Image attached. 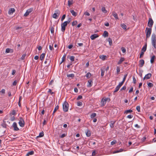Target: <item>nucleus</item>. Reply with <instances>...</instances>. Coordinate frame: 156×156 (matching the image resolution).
I'll list each match as a JSON object with an SVG mask.
<instances>
[{
    "mask_svg": "<svg viewBox=\"0 0 156 156\" xmlns=\"http://www.w3.org/2000/svg\"><path fill=\"white\" fill-rule=\"evenodd\" d=\"M12 127L13 128L15 131H18L19 130V128L17 127V123L16 122H13Z\"/></svg>",
    "mask_w": 156,
    "mask_h": 156,
    "instance_id": "nucleus-10",
    "label": "nucleus"
},
{
    "mask_svg": "<svg viewBox=\"0 0 156 156\" xmlns=\"http://www.w3.org/2000/svg\"><path fill=\"white\" fill-rule=\"evenodd\" d=\"M26 54H23L21 57V59L22 60L24 59L25 58V56H26Z\"/></svg>",
    "mask_w": 156,
    "mask_h": 156,
    "instance_id": "nucleus-51",
    "label": "nucleus"
},
{
    "mask_svg": "<svg viewBox=\"0 0 156 156\" xmlns=\"http://www.w3.org/2000/svg\"><path fill=\"white\" fill-rule=\"evenodd\" d=\"M19 80H16L13 81L12 83V86H15L16 85L17 83H18Z\"/></svg>",
    "mask_w": 156,
    "mask_h": 156,
    "instance_id": "nucleus-18",
    "label": "nucleus"
},
{
    "mask_svg": "<svg viewBox=\"0 0 156 156\" xmlns=\"http://www.w3.org/2000/svg\"><path fill=\"white\" fill-rule=\"evenodd\" d=\"M82 96H81V95H79V96H78V97H77V100H78L79 99H82Z\"/></svg>",
    "mask_w": 156,
    "mask_h": 156,
    "instance_id": "nucleus-63",
    "label": "nucleus"
},
{
    "mask_svg": "<svg viewBox=\"0 0 156 156\" xmlns=\"http://www.w3.org/2000/svg\"><path fill=\"white\" fill-rule=\"evenodd\" d=\"M136 108L138 112H140V106H136Z\"/></svg>",
    "mask_w": 156,
    "mask_h": 156,
    "instance_id": "nucleus-49",
    "label": "nucleus"
},
{
    "mask_svg": "<svg viewBox=\"0 0 156 156\" xmlns=\"http://www.w3.org/2000/svg\"><path fill=\"white\" fill-rule=\"evenodd\" d=\"M101 76H103L104 75L105 70L104 69H101Z\"/></svg>",
    "mask_w": 156,
    "mask_h": 156,
    "instance_id": "nucleus-34",
    "label": "nucleus"
},
{
    "mask_svg": "<svg viewBox=\"0 0 156 156\" xmlns=\"http://www.w3.org/2000/svg\"><path fill=\"white\" fill-rule=\"evenodd\" d=\"M67 76L68 77H71L72 78H73L74 77V75L73 74H67Z\"/></svg>",
    "mask_w": 156,
    "mask_h": 156,
    "instance_id": "nucleus-32",
    "label": "nucleus"
},
{
    "mask_svg": "<svg viewBox=\"0 0 156 156\" xmlns=\"http://www.w3.org/2000/svg\"><path fill=\"white\" fill-rule=\"evenodd\" d=\"M49 48L50 50L51 51L54 50L53 45L52 46L51 45H49Z\"/></svg>",
    "mask_w": 156,
    "mask_h": 156,
    "instance_id": "nucleus-47",
    "label": "nucleus"
},
{
    "mask_svg": "<svg viewBox=\"0 0 156 156\" xmlns=\"http://www.w3.org/2000/svg\"><path fill=\"white\" fill-rule=\"evenodd\" d=\"M75 57L73 56H72L70 57V59L71 61H73L74 60Z\"/></svg>",
    "mask_w": 156,
    "mask_h": 156,
    "instance_id": "nucleus-42",
    "label": "nucleus"
},
{
    "mask_svg": "<svg viewBox=\"0 0 156 156\" xmlns=\"http://www.w3.org/2000/svg\"><path fill=\"white\" fill-rule=\"evenodd\" d=\"M16 114V111L15 110H12L11 113H10V116L11 115H15Z\"/></svg>",
    "mask_w": 156,
    "mask_h": 156,
    "instance_id": "nucleus-26",
    "label": "nucleus"
},
{
    "mask_svg": "<svg viewBox=\"0 0 156 156\" xmlns=\"http://www.w3.org/2000/svg\"><path fill=\"white\" fill-rule=\"evenodd\" d=\"M133 83L134 84H135L136 83V80L134 76H133Z\"/></svg>",
    "mask_w": 156,
    "mask_h": 156,
    "instance_id": "nucleus-57",
    "label": "nucleus"
},
{
    "mask_svg": "<svg viewBox=\"0 0 156 156\" xmlns=\"http://www.w3.org/2000/svg\"><path fill=\"white\" fill-rule=\"evenodd\" d=\"M44 135V133L43 132H41L39 133V136H38V137H42Z\"/></svg>",
    "mask_w": 156,
    "mask_h": 156,
    "instance_id": "nucleus-39",
    "label": "nucleus"
},
{
    "mask_svg": "<svg viewBox=\"0 0 156 156\" xmlns=\"http://www.w3.org/2000/svg\"><path fill=\"white\" fill-rule=\"evenodd\" d=\"M98 37V36L97 34H94L92 35L90 37L91 39L92 40H93L95 38Z\"/></svg>",
    "mask_w": 156,
    "mask_h": 156,
    "instance_id": "nucleus-13",
    "label": "nucleus"
},
{
    "mask_svg": "<svg viewBox=\"0 0 156 156\" xmlns=\"http://www.w3.org/2000/svg\"><path fill=\"white\" fill-rule=\"evenodd\" d=\"M33 10V9L32 8H30L27 9L26 11V12L24 13V16H27Z\"/></svg>",
    "mask_w": 156,
    "mask_h": 156,
    "instance_id": "nucleus-9",
    "label": "nucleus"
},
{
    "mask_svg": "<svg viewBox=\"0 0 156 156\" xmlns=\"http://www.w3.org/2000/svg\"><path fill=\"white\" fill-rule=\"evenodd\" d=\"M147 85L148 87H152L153 86V84H152L151 83H148Z\"/></svg>",
    "mask_w": 156,
    "mask_h": 156,
    "instance_id": "nucleus-50",
    "label": "nucleus"
},
{
    "mask_svg": "<svg viewBox=\"0 0 156 156\" xmlns=\"http://www.w3.org/2000/svg\"><path fill=\"white\" fill-rule=\"evenodd\" d=\"M45 56V54L44 53H42L40 56V59L41 60L43 59Z\"/></svg>",
    "mask_w": 156,
    "mask_h": 156,
    "instance_id": "nucleus-27",
    "label": "nucleus"
},
{
    "mask_svg": "<svg viewBox=\"0 0 156 156\" xmlns=\"http://www.w3.org/2000/svg\"><path fill=\"white\" fill-rule=\"evenodd\" d=\"M120 88L119 87H118V86H117L115 88V90L114 91V93H115V92H117L118 91V90H119Z\"/></svg>",
    "mask_w": 156,
    "mask_h": 156,
    "instance_id": "nucleus-40",
    "label": "nucleus"
},
{
    "mask_svg": "<svg viewBox=\"0 0 156 156\" xmlns=\"http://www.w3.org/2000/svg\"><path fill=\"white\" fill-rule=\"evenodd\" d=\"M65 17H66V15L65 14L63 15L62 16V18H61V21H62L63 20L65 19Z\"/></svg>",
    "mask_w": 156,
    "mask_h": 156,
    "instance_id": "nucleus-53",
    "label": "nucleus"
},
{
    "mask_svg": "<svg viewBox=\"0 0 156 156\" xmlns=\"http://www.w3.org/2000/svg\"><path fill=\"white\" fill-rule=\"evenodd\" d=\"M66 134L63 133V134H62L61 135H60V138H63V137H64L65 136H66Z\"/></svg>",
    "mask_w": 156,
    "mask_h": 156,
    "instance_id": "nucleus-56",
    "label": "nucleus"
},
{
    "mask_svg": "<svg viewBox=\"0 0 156 156\" xmlns=\"http://www.w3.org/2000/svg\"><path fill=\"white\" fill-rule=\"evenodd\" d=\"M68 104L66 102H65L63 104V111L65 112H67L68 110Z\"/></svg>",
    "mask_w": 156,
    "mask_h": 156,
    "instance_id": "nucleus-5",
    "label": "nucleus"
},
{
    "mask_svg": "<svg viewBox=\"0 0 156 156\" xmlns=\"http://www.w3.org/2000/svg\"><path fill=\"white\" fill-rule=\"evenodd\" d=\"M77 23V21H73L72 22V25L73 26H74L76 25Z\"/></svg>",
    "mask_w": 156,
    "mask_h": 156,
    "instance_id": "nucleus-59",
    "label": "nucleus"
},
{
    "mask_svg": "<svg viewBox=\"0 0 156 156\" xmlns=\"http://www.w3.org/2000/svg\"><path fill=\"white\" fill-rule=\"evenodd\" d=\"M151 44L154 48L156 49V37L155 34H153L151 37Z\"/></svg>",
    "mask_w": 156,
    "mask_h": 156,
    "instance_id": "nucleus-2",
    "label": "nucleus"
},
{
    "mask_svg": "<svg viewBox=\"0 0 156 156\" xmlns=\"http://www.w3.org/2000/svg\"><path fill=\"white\" fill-rule=\"evenodd\" d=\"M108 41L109 42V43L110 45H112V39H111L110 38H109L108 39Z\"/></svg>",
    "mask_w": 156,
    "mask_h": 156,
    "instance_id": "nucleus-36",
    "label": "nucleus"
},
{
    "mask_svg": "<svg viewBox=\"0 0 156 156\" xmlns=\"http://www.w3.org/2000/svg\"><path fill=\"white\" fill-rule=\"evenodd\" d=\"M5 52L8 53L10 52V48H7L6 49Z\"/></svg>",
    "mask_w": 156,
    "mask_h": 156,
    "instance_id": "nucleus-64",
    "label": "nucleus"
},
{
    "mask_svg": "<svg viewBox=\"0 0 156 156\" xmlns=\"http://www.w3.org/2000/svg\"><path fill=\"white\" fill-rule=\"evenodd\" d=\"M112 15L114 16L115 19H118L119 18L117 14L114 11L113 12H112Z\"/></svg>",
    "mask_w": 156,
    "mask_h": 156,
    "instance_id": "nucleus-16",
    "label": "nucleus"
},
{
    "mask_svg": "<svg viewBox=\"0 0 156 156\" xmlns=\"http://www.w3.org/2000/svg\"><path fill=\"white\" fill-rule=\"evenodd\" d=\"M127 76V74H126L124 76V78H123V80L122 81H123V82H124V81H125V80H126V78Z\"/></svg>",
    "mask_w": 156,
    "mask_h": 156,
    "instance_id": "nucleus-52",
    "label": "nucleus"
},
{
    "mask_svg": "<svg viewBox=\"0 0 156 156\" xmlns=\"http://www.w3.org/2000/svg\"><path fill=\"white\" fill-rule=\"evenodd\" d=\"M146 139V137L145 136H144V137H143L141 139V140L142 142H143Z\"/></svg>",
    "mask_w": 156,
    "mask_h": 156,
    "instance_id": "nucleus-61",
    "label": "nucleus"
},
{
    "mask_svg": "<svg viewBox=\"0 0 156 156\" xmlns=\"http://www.w3.org/2000/svg\"><path fill=\"white\" fill-rule=\"evenodd\" d=\"M96 116V114L95 113H93L90 115V118L92 119L94 118Z\"/></svg>",
    "mask_w": 156,
    "mask_h": 156,
    "instance_id": "nucleus-33",
    "label": "nucleus"
},
{
    "mask_svg": "<svg viewBox=\"0 0 156 156\" xmlns=\"http://www.w3.org/2000/svg\"><path fill=\"white\" fill-rule=\"evenodd\" d=\"M124 58H123L121 57L120 60L118 62V64L119 65L121 64L124 61Z\"/></svg>",
    "mask_w": 156,
    "mask_h": 156,
    "instance_id": "nucleus-20",
    "label": "nucleus"
},
{
    "mask_svg": "<svg viewBox=\"0 0 156 156\" xmlns=\"http://www.w3.org/2000/svg\"><path fill=\"white\" fill-rule=\"evenodd\" d=\"M73 3V0H70L68 1V5L70 6V5H72Z\"/></svg>",
    "mask_w": 156,
    "mask_h": 156,
    "instance_id": "nucleus-29",
    "label": "nucleus"
},
{
    "mask_svg": "<svg viewBox=\"0 0 156 156\" xmlns=\"http://www.w3.org/2000/svg\"><path fill=\"white\" fill-rule=\"evenodd\" d=\"M77 105L78 106H81L82 105V103L80 101H78L77 103Z\"/></svg>",
    "mask_w": 156,
    "mask_h": 156,
    "instance_id": "nucleus-48",
    "label": "nucleus"
},
{
    "mask_svg": "<svg viewBox=\"0 0 156 156\" xmlns=\"http://www.w3.org/2000/svg\"><path fill=\"white\" fill-rule=\"evenodd\" d=\"M147 49V44H146L145 45H144L141 51L145 52L146 50Z\"/></svg>",
    "mask_w": 156,
    "mask_h": 156,
    "instance_id": "nucleus-21",
    "label": "nucleus"
},
{
    "mask_svg": "<svg viewBox=\"0 0 156 156\" xmlns=\"http://www.w3.org/2000/svg\"><path fill=\"white\" fill-rule=\"evenodd\" d=\"M19 124L20 126L21 127H23L24 126L25 122L22 118L21 117L20 118Z\"/></svg>",
    "mask_w": 156,
    "mask_h": 156,
    "instance_id": "nucleus-6",
    "label": "nucleus"
},
{
    "mask_svg": "<svg viewBox=\"0 0 156 156\" xmlns=\"http://www.w3.org/2000/svg\"><path fill=\"white\" fill-rule=\"evenodd\" d=\"M50 31L51 33V34H53L54 32V28L53 27H51Z\"/></svg>",
    "mask_w": 156,
    "mask_h": 156,
    "instance_id": "nucleus-60",
    "label": "nucleus"
},
{
    "mask_svg": "<svg viewBox=\"0 0 156 156\" xmlns=\"http://www.w3.org/2000/svg\"><path fill=\"white\" fill-rule=\"evenodd\" d=\"M115 122H112L110 124V126L111 128H113L114 126Z\"/></svg>",
    "mask_w": 156,
    "mask_h": 156,
    "instance_id": "nucleus-43",
    "label": "nucleus"
},
{
    "mask_svg": "<svg viewBox=\"0 0 156 156\" xmlns=\"http://www.w3.org/2000/svg\"><path fill=\"white\" fill-rule=\"evenodd\" d=\"M93 81L91 80H89L88 81L87 86V87H90L92 86Z\"/></svg>",
    "mask_w": 156,
    "mask_h": 156,
    "instance_id": "nucleus-12",
    "label": "nucleus"
},
{
    "mask_svg": "<svg viewBox=\"0 0 156 156\" xmlns=\"http://www.w3.org/2000/svg\"><path fill=\"white\" fill-rule=\"evenodd\" d=\"M154 22L151 18H150L148 22V26L150 27H152Z\"/></svg>",
    "mask_w": 156,
    "mask_h": 156,
    "instance_id": "nucleus-8",
    "label": "nucleus"
},
{
    "mask_svg": "<svg viewBox=\"0 0 156 156\" xmlns=\"http://www.w3.org/2000/svg\"><path fill=\"white\" fill-rule=\"evenodd\" d=\"M133 112V110L131 109L127 110H126L125 112V113H131Z\"/></svg>",
    "mask_w": 156,
    "mask_h": 156,
    "instance_id": "nucleus-35",
    "label": "nucleus"
},
{
    "mask_svg": "<svg viewBox=\"0 0 156 156\" xmlns=\"http://www.w3.org/2000/svg\"><path fill=\"white\" fill-rule=\"evenodd\" d=\"M91 76V73H89V72H88V73L87 74H86V77L87 78H89Z\"/></svg>",
    "mask_w": 156,
    "mask_h": 156,
    "instance_id": "nucleus-37",
    "label": "nucleus"
},
{
    "mask_svg": "<svg viewBox=\"0 0 156 156\" xmlns=\"http://www.w3.org/2000/svg\"><path fill=\"white\" fill-rule=\"evenodd\" d=\"M151 76V74L150 73H149L145 75V76L143 80H144L145 79H150Z\"/></svg>",
    "mask_w": 156,
    "mask_h": 156,
    "instance_id": "nucleus-11",
    "label": "nucleus"
},
{
    "mask_svg": "<svg viewBox=\"0 0 156 156\" xmlns=\"http://www.w3.org/2000/svg\"><path fill=\"white\" fill-rule=\"evenodd\" d=\"M59 106L57 105L53 111V113H55V112L58 109Z\"/></svg>",
    "mask_w": 156,
    "mask_h": 156,
    "instance_id": "nucleus-38",
    "label": "nucleus"
},
{
    "mask_svg": "<svg viewBox=\"0 0 156 156\" xmlns=\"http://www.w3.org/2000/svg\"><path fill=\"white\" fill-rule=\"evenodd\" d=\"M121 27L124 29L126 30L127 27L126 26L124 23H122L121 24Z\"/></svg>",
    "mask_w": 156,
    "mask_h": 156,
    "instance_id": "nucleus-23",
    "label": "nucleus"
},
{
    "mask_svg": "<svg viewBox=\"0 0 156 156\" xmlns=\"http://www.w3.org/2000/svg\"><path fill=\"white\" fill-rule=\"evenodd\" d=\"M70 12L72 14L73 16H76L77 15V13L74 10H71L70 11Z\"/></svg>",
    "mask_w": 156,
    "mask_h": 156,
    "instance_id": "nucleus-19",
    "label": "nucleus"
},
{
    "mask_svg": "<svg viewBox=\"0 0 156 156\" xmlns=\"http://www.w3.org/2000/svg\"><path fill=\"white\" fill-rule=\"evenodd\" d=\"M86 133L87 136L88 137L90 136L91 135L90 132L88 129L87 130V131L86 132Z\"/></svg>",
    "mask_w": 156,
    "mask_h": 156,
    "instance_id": "nucleus-22",
    "label": "nucleus"
},
{
    "mask_svg": "<svg viewBox=\"0 0 156 156\" xmlns=\"http://www.w3.org/2000/svg\"><path fill=\"white\" fill-rule=\"evenodd\" d=\"M155 58V57L154 55L153 56L151 57V60H150V62H151V63L152 64V63H153L154 62V61Z\"/></svg>",
    "mask_w": 156,
    "mask_h": 156,
    "instance_id": "nucleus-24",
    "label": "nucleus"
},
{
    "mask_svg": "<svg viewBox=\"0 0 156 156\" xmlns=\"http://www.w3.org/2000/svg\"><path fill=\"white\" fill-rule=\"evenodd\" d=\"M120 69L119 67L117 66L116 68V71L117 73H119L120 72Z\"/></svg>",
    "mask_w": 156,
    "mask_h": 156,
    "instance_id": "nucleus-58",
    "label": "nucleus"
},
{
    "mask_svg": "<svg viewBox=\"0 0 156 156\" xmlns=\"http://www.w3.org/2000/svg\"><path fill=\"white\" fill-rule=\"evenodd\" d=\"M16 71L15 69H13L12 71V73H11V74L12 75L14 76L15 75V73H16Z\"/></svg>",
    "mask_w": 156,
    "mask_h": 156,
    "instance_id": "nucleus-45",
    "label": "nucleus"
},
{
    "mask_svg": "<svg viewBox=\"0 0 156 156\" xmlns=\"http://www.w3.org/2000/svg\"><path fill=\"white\" fill-rule=\"evenodd\" d=\"M99 58L102 60L104 61L107 58V57L106 55H102L99 56Z\"/></svg>",
    "mask_w": 156,
    "mask_h": 156,
    "instance_id": "nucleus-14",
    "label": "nucleus"
},
{
    "mask_svg": "<svg viewBox=\"0 0 156 156\" xmlns=\"http://www.w3.org/2000/svg\"><path fill=\"white\" fill-rule=\"evenodd\" d=\"M84 14L86 16H89L90 15V13L87 12H84Z\"/></svg>",
    "mask_w": 156,
    "mask_h": 156,
    "instance_id": "nucleus-62",
    "label": "nucleus"
},
{
    "mask_svg": "<svg viewBox=\"0 0 156 156\" xmlns=\"http://www.w3.org/2000/svg\"><path fill=\"white\" fill-rule=\"evenodd\" d=\"M71 21V18H69L67 21H65L61 24V30L62 32H64L66 29V27L68 24L70 23Z\"/></svg>",
    "mask_w": 156,
    "mask_h": 156,
    "instance_id": "nucleus-1",
    "label": "nucleus"
},
{
    "mask_svg": "<svg viewBox=\"0 0 156 156\" xmlns=\"http://www.w3.org/2000/svg\"><path fill=\"white\" fill-rule=\"evenodd\" d=\"M60 11L59 10H55L54 13L52 17L55 19H57L60 15Z\"/></svg>",
    "mask_w": 156,
    "mask_h": 156,
    "instance_id": "nucleus-4",
    "label": "nucleus"
},
{
    "mask_svg": "<svg viewBox=\"0 0 156 156\" xmlns=\"http://www.w3.org/2000/svg\"><path fill=\"white\" fill-rule=\"evenodd\" d=\"M15 11V9L13 8H10V15L11 13H13Z\"/></svg>",
    "mask_w": 156,
    "mask_h": 156,
    "instance_id": "nucleus-41",
    "label": "nucleus"
},
{
    "mask_svg": "<svg viewBox=\"0 0 156 156\" xmlns=\"http://www.w3.org/2000/svg\"><path fill=\"white\" fill-rule=\"evenodd\" d=\"M124 82H123V81H122L121 82H120L119 83V85L118 86H118V87H119L120 88L121 87L123 83Z\"/></svg>",
    "mask_w": 156,
    "mask_h": 156,
    "instance_id": "nucleus-44",
    "label": "nucleus"
},
{
    "mask_svg": "<svg viewBox=\"0 0 156 156\" xmlns=\"http://www.w3.org/2000/svg\"><path fill=\"white\" fill-rule=\"evenodd\" d=\"M106 100H105V98H103L101 102V103L103 106H104L106 103Z\"/></svg>",
    "mask_w": 156,
    "mask_h": 156,
    "instance_id": "nucleus-15",
    "label": "nucleus"
},
{
    "mask_svg": "<svg viewBox=\"0 0 156 156\" xmlns=\"http://www.w3.org/2000/svg\"><path fill=\"white\" fill-rule=\"evenodd\" d=\"M145 33H146V36L147 38H149L151 34V28L146 27L145 30Z\"/></svg>",
    "mask_w": 156,
    "mask_h": 156,
    "instance_id": "nucleus-3",
    "label": "nucleus"
},
{
    "mask_svg": "<svg viewBox=\"0 0 156 156\" xmlns=\"http://www.w3.org/2000/svg\"><path fill=\"white\" fill-rule=\"evenodd\" d=\"M9 123V122L7 121V119H5L3 120V123H2V125L3 127L6 128L7 126H8V125Z\"/></svg>",
    "mask_w": 156,
    "mask_h": 156,
    "instance_id": "nucleus-7",
    "label": "nucleus"
},
{
    "mask_svg": "<svg viewBox=\"0 0 156 156\" xmlns=\"http://www.w3.org/2000/svg\"><path fill=\"white\" fill-rule=\"evenodd\" d=\"M66 55H64L63 56V57L62 58V62H61L60 64L62 63V62H63L64 61L65 58L66 57Z\"/></svg>",
    "mask_w": 156,
    "mask_h": 156,
    "instance_id": "nucleus-54",
    "label": "nucleus"
},
{
    "mask_svg": "<svg viewBox=\"0 0 156 156\" xmlns=\"http://www.w3.org/2000/svg\"><path fill=\"white\" fill-rule=\"evenodd\" d=\"M144 60L143 59L140 60L139 61L140 66V67H142L144 64Z\"/></svg>",
    "mask_w": 156,
    "mask_h": 156,
    "instance_id": "nucleus-17",
    "label": "nucleus"
},
{
    "mask_svg": "<svg viewBox=\"0 0 156 156\" xmlns=\"http://www.w3.org/2000/svg\"><path fill=\"white\" fill-rule=\"evenodd\" d=\"M103 35L104 37H106L108 36V32L106 31H104Z\"/></svg>",
    "mask_w": 156,
    "mask_h": 156,
    "instance_id": "nucleus-31",
    "label": "nucleus"
},
{
    "mask_svg": "<svg viewBox=\"0 0 156 156\" xmlns=\"http://www.w3.org/2000/svg\"><path fill=\"white\" fill-rule=\"evenodd\" d=\"M121 49L122 52L123 53H125L126 51V49L123 47L122 48H121Z\"/></svg>",
    "mask_w": 156,
    "mask_h": 156,
    "instance_id": "nucleus-55",
    "label": "nucleus"
},
{
    "mask_svg": "<svg viewBox=\"0 0 156 156\" xmlns=\"http://www.w3.org/2000/svg\"><path fill=\"white\" fill-rule=\"evenodd\" d=\"M117 143V141L116 140H114L112 141L111 143V144L112 145H113L114 144H116Z\"/></svg>",
    "mask_w": 156,
    "mask_h": 156,
    "instance_id": "nucleus-46",
    "label": "nucleus"
},
{
    "mask_svg": "<svg viewBox=\"0 0 156 156\" xmlns=\"http://www.w3.org/2000/svg\"><path fill=\"white\" fill-rule=\"evenodd\" d=\"M101 10L103 12L105 13H106L107 12V10L105 9V7H102Z\"/></svg>",
    "mask_w": 156,
    "mask_h": 156,
    "instance_id": "nucleus-30",
    "label": "nucleus"
},
{
    "mask_svg": "<svg viewBox=\"0 0 156 156\" xmlns=\"http://www.w3.org/2000/svg\"><path fill=\"white\" fill-rule=\"evenodd\" d=\"M123 151V149H120L119 150H117L116 151H114L113 153V154H115L116 153H118L119 152H120Z\"/></svg>",
    "mask_w": 156,
    "mask_h": 156,
    "instance_id": "nucleus-25",
    "label": "nucleus"
},
{
    "mask_svg": "<svg viewBox=\"0 0 156 156\" xmlns=\"http://www.w3.org/2000/svg\"><path fill=\"white\" fill-rule=\"evenodd\" d=\"M34 154V152L33 151L29 152L27 154V156H29L30 155H32Z\"/></svg>",
    "mask_w": 156,
    "mask_h": 156,
    "instance_id": "nucleus-28",
    "label": "nucleus"
}]
</instances>
